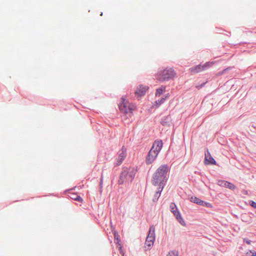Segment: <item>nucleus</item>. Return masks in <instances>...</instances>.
Segmentation results:
<instances>
[{"instance_id":"nucleus-1","label":"nucleus","mask_w":256,"mask_h":256,"mask_svg":"<svg viewBox=\"0 0 256 256\" xmlns=\"http://www.w3.org/2000/svg\"><path fill=\"white\" fill-rule=\"evenodd\" d=\"M169 170V168L167 165L160 166L154 174L152 182L155 186H158V192L156 193V196L158 200L160 196V193L163 190L165 182H166L167 173Z\"/></svg>"},{"instance_id":"nucleus-2","label":"nucleus","mask_w":256,"mask_h":256,"mask_svg":"<svg viewBox=\"0 0 256 256\" xmlns=\"http://www.w3.org/2000/svg\"><path fill=\"white\" fill-rule=\"evenodd\" d=\"M162 146L163 142L162 140H156L154 142L146 157V164H150L154 161Z\"/></svg>"},{"instance_id":"nucleus-3","label":"nucleus","mask_w":256,"mask_h":256,"mask_svg":"<svg viewBox=\"0 0 256 256\" xmlns=\"http://www.w3.org/2000/svg\"><path fill=\"white\" fill-rule=\"evenodd\" d=\"M176 76V72L174 70L170 68H167L159 71L156 74V78L158 80L163 82L172 79Z\"/></svg>"},{"instance_id":"nucleus-4","label":"nucleus","mask_w":256,"mask_h":256,"mask_svg":"<svg viewBox=\"0 0 256 256\" xmlns=\"http://www.w3.org/2000/svg\"><path fill=\"white\" fill-rule=\"evenodd\" d=\"M136 172V170L134 168H130L124 170L118 181V184H121L124 182L132 181L134 178Z\"/></svg>"},{"instance_id":"nucleus-5","label":"nucleus","mask_w":256,"mask_h":256,"mask_svg":"<svg viewBox=\"0 0 256 256\" xmlns=\"http://www.w3.org/2000/svg\"><path fill=\"white\" fill-rule=\"evenodd\" d=\"M119 108L121 112L125 114H131L136 108V106L130 103L125 98H122V102L120 104Z\"/></svg>"},{"instance_id":"nucleus-6","label":"nucleus","mask_w":256,"mask_h":256,"mask_svg":"<svg viewBox=\"0 0 256 256\" xmlns=\"http://www.w3.org/2000/svg\"><path fill=\"white\" fill-rule=\"evenodd\" d=\"M155 228L154 226H150L148 236L145 242V248L150 249L153 246L155 240Z\"/></svg>"},{"instance_id":"nucleus-7","label":"nucleus","mask_w":256,"mask_h":256,"mask_svg":"<svg viewBox=\"0 0 256 256\" xmlns=\"http://www.w3.org/2000/svg\"><path fill=\"white\" fill-rule=\"evenodd\" d=\"M213 64V62H207L203 64H200L193 66L189 69V71L192 74H196L210 67Z\"/></svg>"},{"instance_id":"nucleus-8","label":"nucleus","mask_w":256,"mask_h":256,"mask_svg":"<svg viewBox=\"0 0 256 256\" xmlns=\"http://www.w3.org/2000/svg\"><path fill=\"white\" fill-rule=\"evenodd\" d=\"M126 156V149L122 146L121 152L118 154V158H116V166L120 165L124 160Z\"/></svg>"},{"instance_id":"nucleus-9","label":"nucleus","mask_w":256,"mask_h":256,"mask_svg":"<svg viewBox=\"0 0 256 256\" xmlns=\"http://www.w3.org/2000/svg\"><path fill=\"white\" fill-rule=\"evenodd\" d=\"M148 88V86L140 85L135 92V94L138 96H144Z\"/></svg>"},{"instance_id":"nucleus-10","label":"nucleus","mask_w":256,"mask_h":256,"mask_svg":"<svg viewBox=\"0 0 256 256\" xmlns=\"http://www.w3.org/2000/svg\"><path fill=\"white\" fill-rule=\"evenodd\" d=\"M218 184L221 186L227 188L230 190H234L236 188V186L234 184L227 181L219 180L218 182Z\"/></svg>"},{"instance_id":"nucleus-11","label":"nucleus","mask_w":256,"mask_h":256,"mask_svg":"<svg viewBox=\"0 0 256 256\" xmlns=\"http://www.w3.org/2000/svg\"><path fill=\"white\" fill-rule=\"evenodd\" d=\"M205 164H216V162L211 156L210 152L208 150L207 153L205 154Z\"/></svg>"},{"instance_id":"nucleus-12","label":"nucleus","mask_w":256,"mask_h":256,"mask_svg":"<svg viewBox=\"0 0 256 256\" xmlns=\"http://www.w3.org/2000/svg\"><path fill=\"white\" fill-rule=\"evenodd\" d=\"M190 200L191 202L201 206H204V204H206V206L210 204H206V202L196 196H192Z\"/></svg>"},{"instance_id":"nucleus-13","label":"nucleus","mask_w":256,"mask_h":256,"mask_svg":"<svg viewBox=\"0 0 256 256\" xmlns=\"http://www.w3.org/2000/svg\"><path fill=\"white\" fill-rule=\"evenodd\" d=\"M69 196L70 198L74 200H75L80 202H82L83 201L82 198L80 196L75 194H70Z\"/></svg>"},{"instance_id":"nucleus-14","label":"nucleus","mask_w":256,"mask_h":256,"mask_svg":"<svg viewBox=\"0 0 256 256\" xmlns=\"http://www.w3.org/2000/svg\"><path fill=\"white\" fill-rule=\"evenodd\" d=\"M170 208L171 212H172L174 216H176L178 213L179 212V211L178 210L176 206L174 203L170 204Z\"/></svg>"},{"instance_id":"nucleus-15","label":"nucleus","mask_w":256,"mask_h":256,"mask_svg":"<svg viewBox=\"0 0 256 256\" xmlns=\"http://www.w3.org/2000/svg\"><path fill=\"white\" fill-rule=\"evenodd\" d=\"M176 218V220L178 221V222L183 226H186V222L183 220L181 216L180 212L178 213L176 216H174Z\"/></svg>"},{"instance_id":"nucleus-16","label":"nucleus","mask_w":256,"mask_h":256,"mask_svg":"<svg viewBox=\"0 0 256 256\" xmlns=\"http://www.w3.org/2000/svg\"><path fill=\"white\" fill-rule=\"evenodd\" d=\"M164 90H165L164 86H161L160 88H158L156 90V96H160L161 94H162V93L164 91Z\"/></svg>"},{"instance_id":"nucleus-17","label":"nucleus","mask_w":256,"mask_h":256,"mask_svg":"<svg viewBox=\"0 0 256 256\" xmlns=\"http://www.w3.org/2000/svg\"><path fill=\"white\" fill-rule=\"evenodd\" d=\"M166 256H178V252L177 251H171Z\"/></svg>"},{"instance_id":"nucleus-18","label":"nucleus","mask_w":256,"mask_h":256,"mask_svg":"<svg viewBox=\"0 0 256 256\" xmlns=\"http://www.w3.org/2000/svg\"><path fill=\"white\" fill-rule=\"evenodd\" d=\"M250 205L254 208H256V202L252 200L250 201Z\"/></svg>"},{"instance_id":"nucleus-19","label":"nucleus","mask_w":256,"mask_h":256,"mask_svg":"<svg viewBox=\"0 0 256 256\" xmlns=\"http://www.w3.org/2000/svg\"><path fill=\"white\" fill-rule=\"evenodd\" d=\"M114 238H116L117 242H118V244H119V242H120V239H119V238H118V234H116V232H115V233H114Z\"/></svg>"},{"instance_id":"nucleus-20","label":"nucleus","mask_w":256,"mask_h":256,"mask_svg":"<svg viewBox=\"0 0 256 256\" xmlns=\"http://www.w3.org/2000/svg\"><path fill=\"white\" fill-rule=\"evenodd\" d=\"M165 100L164 98H162L160 100H158V104H160L164 102Z\"/></svg>"},{"instance_id":"nucleus-21","label":"nucleus","mask_w":256,"mask_h":256,"mask_svg":"<svg viewBox=\"0 0 256 256\" xmlns=\"http://www.w3.org/2000/svg\"><path fill=\"white\" fill-rule=\"evenodd\" d=\"M244 241H246V243L248 244H250V240H246V239H244Z\"/></svg>"},{"instance_id":"nucleus-22","label":"nucleus","mask_w":256,"mask_h":256,"mask_svg":"<svg viewBox=\"0 0 256 256\" xmlns=\"http://www.w3.org/2000/svg\"><path fill=\"white\" fill-rule=\"evenodd\" d=\"M102 178L101 180H100V184H102Z\"/></svg>"},{"instance_id":"nucleus-23","label":"nucleus","mask_w":256,"mask_h":256,"mask_svg":"<svg viewBox=\"0 0 256 256\" xmlns=\"http://www.w3.org/2000/svg\"><path fill=\"white\" fill-rule=\"evenodd\" d=\"M252 256H256V252L253 254Z\"/></svg>"},{"instance_id":"nucleus-24","label":"nucleus","mask_w":256,"mask_h":256,"mask_svg":"<svg viewBox=\"0 0 256 256\" xmlns=\"http://www.w3.org/2000/svg\"><path fill=\"white\" fill-rule=\"evenodd\" d=\"M119 246H120L119 248H122V247H121V246H120V244H119Z\"/></svg>"}]
</instances>
